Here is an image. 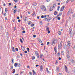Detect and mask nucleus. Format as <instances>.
<instances>
[{"label":"nucleus","instance_id":"nucleus-42","mask_svg":"<svg viewBox=\"0 0 75 75\" xmlns=\"http://www.w3.org/2000/svg\"><path fill=\"white\" fill-rule=\"evenodd\" d=\"M65 70L68 69V67H67L65 65Z\"/></svg>","mask_w":75,"mask_h":75},{"label":"nucleus","instance_id":"nucleus-61","mask_svg":"<svg viewBox=\"0 0 75 75\" xmlns=\"http://www.w3.org/2000/svg\"><path fill=\"white\" fill-rule=\"evenodd\" d=\"M14 31H16V27H14Z\"/></svg>","mask_w":75,"mask_h":75},{"label":"nucleus","instance_id":"nucleus-14","mask_svg":"<svg viewBox=\"0 0 75 75\" xmlns=\"http://www.w3.org/2000/svg\"><path fill=\"white\" fill-rule=\"evenodd\" d=\"M40 71H41V70L43 69V67H42V65L40 66Z\"/></svg>","mask_w":75,"mask_h":75},{"label":"nucleus","instance_id":"nucleus-8","mask_svg":"<svg viewBox=\"0 0 75 75\" xmlns=\"http://www.w3.org/2000/svg\"><path fill=\"white\" fill-rule=\"evenodd\" d=\"M54 51H55V52H56L57 54L58 53H57V48L56 47H54Z\"/></svg>","mask_w":75,"mask_h":75},{"label":"nucleus","instance_id":"nucleus-37","mask_svg":"<svg viewBox=\"0 0 75 75\" xmlns=\"http://www.w3.org/2000/svg\"><path fill=\"white\" fill-rule=\"evenodd\" d=\"M30 25L31 27H34V24L33 23H32Z\"/></svg>","mask_w":75,"mask_h":75},{"label":"nucleus","instance_id":"nucleus-47","mask_svg":"<svg viewBox=\"0 0 75 75\" xmlns=\"http://www.w3.org/2000/svg\"><path fill=\"white\" fill-rule=\"evenodd\" d=\"M28 4V2H27L25 3V5L26 6H27Z\"/></svg>","mask_w":75,"mask_h":75},{"label":"nucleus","instance_id":"nucleus-56","mask_svg":"<svg viewBox=\"0 0 75 75\" xmlns=\"http://www.w3.org/2000/svg\"><path fill=\"white\" fill-rule=\"evenodd\" d=\"M47 31H48L47 33H48V34H50V30H49Z\"/></svg>","mask_w":75,"mask_h":75},{"label":"nucleus","instance_id":"nucleus-11","mask_svg":"<svg viewBox=\"0 0 75 75\" xmlns=\"http://www.w3.org/2000/svg\"><path fill=\"white\" fill-rule=\"evenodd\" d=\"M35 54L36 56L37 55H39L38 54V51H36L35 52Z\"/></svg>","mask_w":75,"mask_h":75},{"label":"nucleus","instance_id":"nucleus-63","mask_svg":"<svg viewBox=\"0 0 75 75\" xmlns=\"http://www.w3.org/2000/svg\"><path fill=\"white\" fill-rule=\"evenodd\" d=\"M24 53H25V54H27V51H24Z\"/></svg>","mask_w":75,"mask_h":75},{"label":"nucleus","instance_id":"nucleus-58","mask_svg":"<svg viewBox=\"0 0 75 75\" xmlns=\"http://www.w3.org/2000/svg\"><path fill=\"white\" fill-rule=\"evenodd\" d=\"M21 30H24V28H23V27H21Z\"/></svg>","mask_w":75,"mask_h":75},{"label":"nucleus","instance_id":"nucleus-2","mask_svg":"<svg viewBox=\"0 0 75 75\" xmlns=\"http://www.w3.org/2000/svg\"><path fill=\"white\" fill-rule=\"evenodd\" d=\"M50 43L51 45H52L53 44H54V45H55L56 43L55 42V39H53V40Z\"/></svg>","mask_w":75,"mask_h":75},{"label":"nucleus","instance_id":"nucleus-1","mask_svg":"<svg viewBox=\"0 0 75 75\" xmlns=\"http://www.w3.org/2000/svg\"><path fill=\"white\" fill-rule=\"evenodd\" d=\"M62 43L61 42L60 44H59L58 46V49H61L62 48Z\"/></svg>","mask_w":75,"mask_h":75},{"label":"nucleus","instance_id":"nucleus-15","mask_svg":"<svg viewBox=\"0 0 75 75\" xmlns=\"http://www.w3.org/2000/svg\"><path fill=\"white\" fill-rule=\"evenodd\" d=\"M25 19H24V21H25H25H28V18H27V17H25Z\"/></svg>","mask_w":75,"mask_h":75},{"label":"nucleus","instance_id":"nucleus-5","mask_svg":"<svg viewBox=\"0 0 75 75\" xmlns=\"http://www.w3.org/2000/svg\"><path fill=\"white\" fill-rule=\"evenodd\" d=\"M67 45H66V44H64V49H67Z\"/></svg>","mask_w":75,"mask_h":75},{"label":"nucleus","instance_id":"nucleus-34","mask_svg":"<svg viewBox=\"0 0 75 75\" xmlns=\"http://www.w3.org/2000/svg\"><path fill=\"white\" fill-rule=\"evenodd\" d=\"M17 11V10H16V9L14 11H13V13H14V14H15V13H16V12Z\"/></svg>","mask_w":75,"mask_h":75},{"label":"nucleus","instance_id":"nucleus-3","mask_svg":"<svg viewBox=\"0 0 75 75\" xmlns=\"http://www.w3.org/2000/svg\"><path fill=\"white\" fill-rule=\"evenodd\" d=\"M65 8V6H62L60 9V11H62L64 10V8Z\"/></svg>","mask_w":75,"mask_h":75},{"label":"nucleus","instance_id":"nucleus-51","mask_svg":"<svg viewBox=\"0 0 75 75\" xmlns=\"http://www.w3.org/2000/svg\"><path fill=\"white\" fill-rule=\"evenodd\" d=\"M57 19H58V20H60L61 19V18L59 17H58L57 18Z\"/></svg>","mask_w":75,"mask_h":75},{"label":"nucleus","instance_id":"nucleus-43","mask_svg":"<svg viewBox=\"0 0 75 75\" xmlns=\"http://www.w3.org/2000/svg\"><path fill=\"white\" fill-rule=\"evenodd\" d=\"M22 50V51H24V50H25V48H24V47H23Z\"/></svg>","mask_w":75,"mask_h":75},{"label":"nucleus","instance_id":"nucleus-20","mask_svg":"<svg viewBox=\"0 0 75 75\" xmlns=\"http://www.w3.org/2000/svg\"><path fill=\"white\" fill-rule=\"evenodd\" d=\"M49 27L47 26L46 31H48L50 30V29H49Z\"/></svg>","mask_w":75,"mask_h":75},{"label":"nucleus","instance_id":"nucleus-31","mask_svg":"<svg viewBox=\"0 0 75 75\" xmlns=\"http://www.w3.org/2000/svg\"><path fill=\"white\" fill-rule=\"evenodd\" d=\"M11 61H12V64H14V62H13L14 61V59H12Z\"/></svg>","mask_w":75,"mask_h":75},{"label":"nucleus","instance_id":"nucleus-55","mask_svg":"<svg viewBox=\"0 0 75 75\" xmlns=\"http://www.w3.org/2000/svg\"><path fill=\"white\" fill-rule=\"evenodd\" d=\"M58 61H57L56 62V63H55V64L56 65H57V64H58Z\"/></svg>","mask_w":75,"mask_h":75},{"label":"nucleus","instance_id":"nucleus-36","mask_svg":"<svg viewBox=\"0 0 75 75\" xmlns=\"http://www.w3.org/2000/svg\"><path fill=\"white\" fill-rule=\"evenodd\" d=\"M20 66H21L20 64H18V67H20Z\"/></svg>","mask_w":75,"mask_h":75},{"label":"nucleus","instance_id":"nucleus-26","mask_svg":"<svg viewBox=\"0 0 75 75\" xmlns=\"http://www.w3.org/2000/svg\"><path fill=\"white\" fill-rule=\"evenodd\" d=\"M30 24H31V21H29V23H28V25H30Z\"/></svg>","mask_w":75,"mask_h":75},{"label":"nucleus","instance_id":"nucleus-12","mask_svg":"<svg viewBox=\"0 0 75 75\" xmlns=\"http://www.w3.org/2000/svg\"><path fill=\"white\" fill-rule=\"evenodd\" d=\"M67 57L68 59H69V58H70V57L69 56V54H67Z\"/></svg>","mask_w":75,"mask_h":75},{"label":"nucleus","instance_id":"nucleus-48","mask_svg":"<svg viewBox=\"0 0 75 75\" xmlns=\"http://www.w3.org/2000/svg\"><path fill=\"white\" fill-rule=\"evenodd\" d=\"M15 50L16 51H18V48H16Z\"/></svg>","mask_w":75,"mask_h":75},{"label":"nucleus","instance_id":"nucleus-41","mask_svg":"<svg viewBox=\"0 0 75 75\" xmlns=\"http://www.w3.org/2000/svg\"><path fill=\"white\" fill-rule=\"evenodd\" d=\"M69 44L70 45V44H71V42H70V41H68V42L67 43V44Z\"/></svg>","mask_w":75,"mask_h":75},{"label":"nucleus","instance_id":"nucleus-52","mask_svg":"<svg viewBox=\"0 0 75 75\" xmlns=\"http://www.w3.org/2000/svg\"><path fill=\"white\" fill-rule=\"evenodd\" d=\"M64 22V20H62V22L60 23V24H63V23Z\"/></svg>","mask_w":75,"mask_h":75},{"label":"nucleus","instance_id":"nucleus-19","mask_svg":"<svg viewBox=\"0 0 75 75\" xmlns=\"http://www.w3.org/2000/svg\"><path fill=\"white\" fill-rule=\"evenodd\" d=\"M32 71L33 72V75H35V74H36V73L35 72V71H34V70H32Z\"/></svg>","mask_w":75,"mask_h":75},{"label":"nucleus","instance_id":"nucleus-27","mask_svg":"<svg viewBox=\"0 0 75 75\" xmlns=\"http://www.w3.org/2000/svg\"><path fill=\"white\" fill-rule=\"evenodd\" d=\"M75 35V32H73V34H72V35L71 36L73 37V36H74V35Z\"/></svg>","mask_w":75,"mask_h":75},{"label":"nucleus","instance_id":"nucleus-32","mask_svg":"<svg viewBox=\"0 0 75 75\" xmlns=\"http://www.w3.org/2000/svg\"><path fill=\"white\" fill-rule=\"evenodd\" d=\"M6 14H7L6 13H4L3 15H4V17H6V16H7Z\"/></svg>","mask_w":75,"mask_h":75},{"label":"nucleus","instance_id":"nucleus-33","mask_svg":"<svg viewBox=\"0 0 75 75\" xmlns=\"http://www.w3.org/2000/svg\"><path fill=\"white\" fill-rule=\"evenodd\" d=\"M5 10L6 13H7V11H8V10H7V8H5Z\"/></svg>","mask_w":75,"mask_h":75},{"label":"nucleus","instance_id":"nucleus-22","mask_svg":"<svg viewBox=\"0 0 75 75\" xmlns=\"http://www.w3.org/2000/svg\"><path fill=\"white\" fill-rule=\"evenodd\" d=\"M46 17H49V15H45L44 16V17L45 18H46Z\"/></svg>","mask_w":75,"mask_h":75},{"label":"nucleus","instance_id":"nucleus-64","mask_svg":"<svg viewBox=\"0 0 75 75\" xmlns=\"http://www.w3.org/2000/svg\"><path fill=\"white\" fill-rule=\"evenodd\" d=\"M29 74L30 75H32V73L31 72H30Z\"/></svg>","mask_w":75,"mask_h":75},{"label":"nucleus","instance_id":"nucleus-24","mask_svg":"<svg viewBox=\"0 0 75 75\" xmlns=\"http://www.w3.org/2000/svg\"><path fill=\"white\" fill-rule=\"evenodd\" d=\"M20 40L21 42V43H22V44H23V40H22V39H21L20 38Z\"/></svg>","mask_w":75,"mask_h":75},{"label":"nucleus","instance_id":"nucleus-4","mask_svg":"<svg viewBox=\"0 0 75 75\" xmlns=\"http://www.w3.org/2000/svg\"><path fill=\"white\" fill-rule=\"evenodd\" d=\"M44 8H45V6L44 5H42L40 7V9H41V10H44Z\"/></svg>","mask_w":75,"mask_h":75},{"label":"nucleus","instance_id":"nucleus-25","mask_svg":"<svg viewBox=\"0 0 75 75\" xmlns=\"http://www.w3.org/2000/svg\"><path fill=\"white\" fill-rule=\"evenodd\" d=\"M57 11H54V15L56 16V15H57Z\"/></svg>","mask_w":75,"mask_h":75},{"label":"nucleus","instance_id":"nucleus-60","mask_svg":"<svg viewBox=\"0 0 75 75\" xmlns=\"http://www.w3.org/2000/svg\"><path fill=\"white\" fill-rule=\"evenodd\" d=\"M59 16H61L62 15V13H59Z\"/></svg>","mask_w":75,"mask_h":75},{"label":"nucleus","instance_id":"nucleus-38","mask_svg":"<svg viewBox=\"0 0 75 75\" xmlns=\"http://www.w3.org/2000/svg\"><path fill=\"white\" fill-rule=\"evenodd\" d=\"M35 57H34V56H33V57H32V60H34V59H35Z\"/></svg>","mask_w":75,"mask_h":75},{"label":"nucleus","instance_id":"nucleus-28","mask_svg":"<svg viewBox=\"0 0 75 75\" xmlns=\"http://www.w3.org/2000/svg\"><path fill=\"white\" fill-rule=\"evenodd\" d=\"M60 52H59L57 54V57H60Z\"/></svg>","mask_w":75,"mask_h":75},{"label":"nucleus","instance_id":"nucleus-21","mask_svg":"<svg viewBox=\"0 0 75 75\" xmlns=\"http://www.w3.org/2000/svg\"><path fill=\"white\" fill-rule=\"evenodd\" d=\"M38 41H39V42H41V43H42V41H41V39L38 38Z\"/></svg>","mask_w":75,"mask_h":75},{"label":"nucleus","instance_id":"nucleus-18","mask_svg":"<svg viewBox=\"0 0 75 75\" xmlns=\"http://www.w3.org/2000/svg\"><path fill=\"white\" fill-rule=\"evenodd\" d=\"M6 35H7V38H9V34H8V32H6Z\"/></svg>","mask_w":75,"mask_h":75},{"label":"nucleus","instance_id":"nucleus-35","mask_svg":"<svg viewBox=\"0 0 75 75\" xmlns=\"http://www.w3.org/2000/svg\"><path fill=\"white\" fill-rule=\"evenodd\" d=\"M62 55H64V51H62L61 52Z\"/></svg>","mask_w":75,"mask_h":75},{"label":"nucleus","instance_id":"nucleus-13","mask_svg":"<svg viewBox=\"0 0 75 75\" xmlns=\"http://www.w3.org/2000/svg\"><path fill=\"white\" fill-rule=\"evenodd\" d=\"M15 72H16V70L15 69H14L12 70V74H14V73H15Z\"/></svg>","mask_w":75,"mask_h":75},{"label":"nucleus","instance_id":"nucleus-45","mask_svg":"<svg viewBox=\"0 0 75 75\" xmlns=\"http://www.w3.org/2000/svg\"><path fill=\"white\" fill-rule=\"evenodd\" d=\"M27 50L28 52H29V51H30V49H29V48L28 47L27 48Z\"/></svg>","mask_w":75,"mask_h":75},{"label":"nucleus","instance_id":"nucleus-44","mask_svg":"<svg viewBox=\"0 0 75 75\" xmlns=\"http://www.w3.org/2000/svg\"><path fill=\"white\" fill-rule=\"evenodd\" d=\"M34 15H35V13H34L32 14V16H34Z\"/></svg>","mask_w":75,"mask_h":75},{"label":"nucleus","instance_id":"nucleus-7","mask_svg":"<svg viewBox=\"0 0 75 75\" xmlns=\"http://www.w3.org/2000/svg\"><path fill=\"white\" fill-rule=\"evenodd\" d=\"M53 10H54V8H53V7L52 6L50 8V11H52Z\"/></svg>","mask_w":75,"mask_h":75},{"label":"nucleus","instance_id":"nucleus-50","mask_svg":"<svg viewBox=\"0 0 75 75\" xmlns=\"http://www.w3.org/2000/svg\"><path fill=\"white\" fill-rule=\"evenodd\" d=\"M22 33L24 34V33H25V30H23L22 32Z\"/></svg>","mask_w":75,"mask_h":75},{"label":"nucleus","instance_id":"nucleus-10","mask_svg":"<svg viewBox=\"0 0 75 75\" xmlns=\"http://www.w3.org/2000/svg\"><path fill=\"white\" fill-rule=\"evenodd\" d=\"M12 50L13 52H15V49H14V47H13L12 48Z\"/></svg>","mask_w":75,"mask_h":75},{"label":"nucleus","instance_id":"nucleus-54","mask_svg":"<svg viewBox=\"0 0 75 75\" xmlns=\"http://www.w3.org/2000/svg\"><path fill=\"white\" fill-rule=\"evenodd\" d=\"M70 61H71V62H74V61L73 60V59H71Z\"/></svg>","mask_w":75,"mask_h":75},{"label":"nucleus","instance_id":"nucleus-40","mask_svg":"<svg viewBox=\"0 0 75 75\" xmlns=\"http://www.w3.org/2000/svg\"><path fill=\"white\" fill-rule=\"evenodd\" d=\"M10 69H13V65L11 66Z\"/></svg>","mask_w":75,"mask_h":75},{"label":"nucleus","instance_id":"nucleus-53","mask_svg":"<svg viewBox=\"0 0 75 75\" xmlns=\"http://www.w3.org/2000/svg\"><path fill=\"white\" fill-rule=\"evenodd\" d=\"M44 17V15H42L41 16V18H43Z\"/></svg>","mask_w":75,"mask_h":75},{"label":"nucleus","instance_id":"nucleus-39","mask_svg":"<svg viewBox=\"0 0 75 75\" xmlns=\"http://www.w3.org/2000/svg\"><path fill=\"white\" fill-rule=\"evenodd\" d=\"M53 8H55V6H56V5L55 4H54L53 5Z\"/></svg>","mask_w":75,"mask_h":75},{"label":"nucleus","instance_id":"nucleus-29","mask_svg":"<svg viewBox=\"0 0 75 75\" xmlns=\"http://www.w3.org/2000/svg\"><path fill=\"white\" fill-rule=\"evenodd\" d=\"M43 55V54H41L40 55V58L41 59H42V56H43V55Z\"/></svg>","mask_w":75,"mask_h":75},{"label":"nucleus","instance_id":"nucleus-49","mask_svg":"<svg viewBox=\"0 0 75 75\" xmlns=\"http://www.w3.org/2000/svg\"><path fill=\"white\" fill-rule=\"evenodd\" d=\"M69 1H71V0H68L66 2V3H68V2Z\"/></svg>","mask_w":75,"mask_h":75},{"label":"nucleus","instance_id":"nucleus-59","mask_svg":"<svg viewBox=\"0 0 75 75\" xmlns=\"http://www.w3.org/2000/svg\"><path fill=\"white\" fill-rule=\"evenodd\" d=\"M17 19H18V20H19L20 19V17L19 16H17Z\"/></svg>","mask_w":75,"mask_h":75},{"label":"nucleus","instance_id":"nucleus-23","mask_svg":"<svg viewBox=\"0 0 75 75\" xmlns=\"http://www.w3.org/2000/svg\"><path fill=\"white\" fill-rule=\"evenodd\" d=\"M61 31H59L58 32V34H59V35H61Z\"/></svg>","mask_w":75,"mask_h":75},{"label":"nucleus","instance_id":"nucleus-17","mask_svg":"<svg viewBox=\"0 0 75 75\" xmlns=\"http://www.w3.org/2000/svg\"><path fill=\"white\" fill-rule=\"evenodd\" d=\"M51 20V17H50L47 18V21L48 22H50V21Z\"/></svg>","mask_w":75,"mask_h":75},{"label":"nucleus","instance_id":"nucleus-62","mask_svg":"<svg viewBox=\"0 0 75 75\" xmlns=\"http://www.w3.org/2000/svg\"><path fill=\"white\" fill-rule=\"evenodd\" d=\"M50 44V42H47V45H49Z\"/></svg>","mask_w":75,"mask_h":75},{"label":"nucleus","instance_id":"nucleus-30","mask_svg":"<svg viewBox=\"0 0 75 75\" xmlns=\"http://www.w3.org/2000/svg\"><path fill=\"white\" fill-rule=\"evenodd\" d=\"M67 46L68 48H69V49L70 48V45L68 43V44L67 45Z\"/></svg>","mask_w":75,"mask_h":75},{"label":"nucleus","instance_id":"nucleus-16","mask_svg":"<svg viewBox=\"0 0 75 75\" xmlns=\"http://www.w3.org/2000/svg\"><path fill=\"white\" fill-rule=\"evenodd\" d=\"M17 65H18V63H15L14 64V66L15 67H17Z\"/></svg>","mask_w":75,"mask_h":75},{"label":"nucleus","instance_id":"nucleus-57","mask_svg":"<svg viewBox=\"0 0 75 75\" xmlns=\"http://www.w3.org/2000/svg\"><path fill=\"white\" fill-rule=\"evenodd\" d=\"M33 37H34V38H35V37H36V35H33Z\"/></svg>","mask_w":75,"mask_h":75},{"label":"nucleus","instance_id":"nucleus-6","mask_svg":"<svg viewBox=\"0 0 75 75\" xmlns=\"http://www.w3.org/2000/svg\"><path fill=\"white\" fill-rule=\"evenodd\" d=\"M69 34H70L71 36H72V34L71 32H72V30L71 29L69 30Z\"/></svg>","mask_w":75,"mask_h":75},{"label":"nucleus","instance_id":"nucleus-46","mask_svg":"<svg viewBox=\"0 0 75 75\" xmlns=\"http://www.w3.org/2000/svg\"><path fill=\"white\" fill-rule=\"evenodd\" d=\"M71 9H70L68 11V13H70V12H71Z\"/></svg>","mask_w":75,"mask_h":75},{"label":"nucleus","instance_id":"nucleus-9","mask_svg":"<svg viewBox=\"0 0 75 75\" xmlns=\"http://www.w3.org/2000/svg\"><path fill=\"white\" fill-rule=\"evenodd\" d=\"M56 68L57 71L58 72H59V68L58 67H57Z\"/></svg>","mask_w":75,"mask_h":75}]
</instances>
